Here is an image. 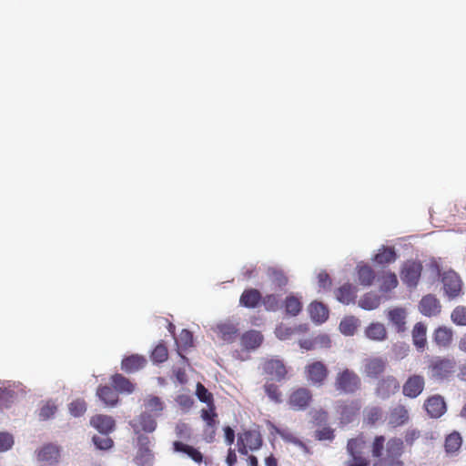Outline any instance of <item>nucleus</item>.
Masks as SVG:
<instances>
[{
  "label": "nucleus",
  "mask_w": 466,
  "mask_h": 466,
  "mask_svg": "<svg viewBox=\"0 0 466 466\" xmlns=\"http://www.w3.org/2000/svg\"><path fill=\"white\" fill-rule=\"evenodd\" d=\"M441 305L440 300L431 294L423 296L419 303L420 312L426 317H433L440 314Z\"/></svg>",
  "instance_id": "obj_16"
},
{
  "label": "nucleus",
  "mask_w": 466,
  "mask_h": 466,
  "mask_svg": "<svg viewBox=\"0 0 466 466\" xmlns=\"http://www.w3.org/2000/svg\"><path fill=\"white\" fill-rule=\"evenodd\" d=\"M196 395L201 402H204L207 405L215 404L212 393H210L200 382L197 384Z\"/></svg>",
  "instance_id": "obj_50"
},
{
  "label": "nucleus",
  "mask_w": 466,
  "mask_h": 466,
  "mask_svg": "<svg viewBox=\"0 0 466 466\" xmlns=\"http://www.w3.org/2000/svg\"><path fill=\"white\" fill-rule=\"evenodd\" d=\"M362 386L359 374L349 368L339 370L334 379V388L340 394H355Z\"/></svg>",
  "instance_id": "obj_4"
},
{
  "label": "nucleus",
  "mask_w": 466,
  "mask_h": 466,
  "mask_svg": "<svg viewBox=\"0 0 466 466\" xmlns=\"http://www.w3.org/2000/svg\"><path fill=\"white\" fill-rule=\"evenodd\" d=\"M315 341L316 349L329 348L331 340L326 334H320L313 338Z\"/></svg>",
  "instance_id": "obj_60"
},
{
  "label": "nucleus",
  "mask_w": 466,
  "mask_h": 466,
  "mask_svg": "<svg viewBox=\"0 0 466 466\" xmlns=\"http://www.w3.org/2000/svg\"><path fill=\"white\" fill-rule=\"evenodd\" d=\"M56 410H57V408L53 402L47 401L41 408L40 412H39V417L42 420H48L49 418L54 416V414L56 412Z\"/></svg>",
  "instance_id": "obj_57"
},
{
  "label": "nucleus",
  "mask_w": 466,
  "mask_h": 466,
  "mask_svg": "<svg viewBox=\"0 0 466 466\" xmlns=\"http://www.w3.org/2000/svg\"><path fill=\"white\" fill-rule=\"evenodd\" d=\"M409 420L408 410L403 405H398L390 410L389 424L392 427H399Z\"/></svg>",
  "instance_id": "obj_31"
},
{
  "label": "nucleus",
  "mask_w": 466,
  "mask_h": 466,
  "mask_svg": "<svg viewBox=\"0 0 466 466\" xmlns=\"http://www.w3.org/2000/svg\"><path fill=\"white\" fill-rule=\"evenodd\" d=\"M111 383L116 392L120 393L130 394L136 389V385L120 373H116L111 376Z\"/></svg>",
  "instance_id": "obj_27"
},
{
  "label": "nucleus",
  "mask_w": 466,
  "mask_h": 466,
  "mask_svg": "<svg viewBox=\"0 0 466 466\" xmlns=\"http://www.w3.org/2000/svg\"><path fill=\"white\" fill-rule=\"evenodd\" d=\"M420 438V431L416 429H409L404 434L403 444L411 447Z\"/></svg>",
  "instance_id": "obj_58"
},
{
  "label": "nucleus",
  "mask_w": 466,
  "mask_h": 466,
  "mask_svg": "<svg viewBox=\"0 0 466 466\" xmlns=\"http://www.w3.org/2000/svg\"><path fill=\"white\" fill-rule=\"evenodd\" d=\"M262 294L260 291L254 288L244 289L239 298V305L248 308L255 309L261 304Z\"/></svg>",
  "instance_id": "obj_23"
},
{
  "label": "nucleus",
  "mask_w": 466,
  "mask_h": 466,
  "mask_svg": "<svg viewBox=\"0 0 466 466\" xmlns=\"http://www.w3.org/2000/svg\"><path fill=\"white\" fill-rule=\"evenodd\" d=\"M407 311L402 308H394L388 311V319L399 333L406 330Z\"/></svg>",
  "instance_id": "obj_24"
},
{
  "label": "nucleus",
  "mask_w": 466,
  "mask_h": 466,
  "mask_svg": "<svg viewBox=\"0 0 466 466\" xmlns=\"http://www.w3.org/2000/svg\"><path fill=\"white\" fill-rule=\"evenodd\" d=\"M357 289L350 283L344 284L339 287L336 291L337 299L343 304H350L354 302L356 299Z\"/></svg>",
  "instance_id": "obj_35"
},
{
  "label": "nucleus",
  "mask_w": 466,
  "mask_h": 466,
  "mask_svg": "<svg viewBox=\"0 0 466 466\" xmlns=\"http://www.w3.org/2000/svg\"><path fill=\"white\" fill-rule=\"evenodd\" d=\"M334 430L330 427H323L321 429H318L314 432V437L317 441H332L335 439Z\"/></svg>",
  "instance_id": "obj_52"
},
{
  "label": "nucleus",
  "mask_w": 466,
  "mask_h": 466,
  "mask_svg": "<svg viewBox=\"0 0 466 466\" xmlns=\"http://www.w3.org/2000/svg\"><path fill=\"white\" fill-rule=\"evenodd\" d=\"M427 327L422 322H417L411 331L413 345L419 351H423L427 345Z\"/></svg>",
  "instance_id": "obj_25"
},
{
  "label": "nucleus",
  "mask_w": 466,
  "mask_h": 466,
  "mask_svg": "<svg viewBox=\"0 0 466 466\" xmlns=\"http://www.w3.org/2000/svg\"><path fill=\"white\" fill-rule=\"evenodd\" d=\"M424 407L431 418H440L446 411V403L440 395L428 398L424 402Z\"/></svg>",
  "instance_id": "obj_20"
},
{
  "label": "nucleus",
  "mask_w": 466,
  "mask_h": 466,
  "mask_svg": "<svg viewBox=\"0 0 466 466\" xmlns=\"http://www.w3.org/2000/svg\"><path fill=\"white\" fill-rule=\"evenodd\" d=\"M218 337L226 343L234 342L238 337V329L232 322L219 323L215 328Z\"/></svg>",
  "instance_id": "obj_18"
},
{
  "label": "nucleus",
  "mask_w": 466,
  "mask_h": 466,
  "mask_svg": "<svg viewBox=\"0 0 466 466\" xmlns=\"http://www.w3.org/2000/svg\"><path fill=\"white\" fill-rule=\"evenodd\" d=\"M319 286L323 289L329 288L331 286V279L326 271H320L318 274Z\"/></svg>",
  "instance_id": "obj_61"
},
{
  "label": "nucleus",
  "mask_w": 466,
  "mask_h": 466,
  "mask_svg": "<svg viewBox=\"0 0 466 466\" xmlns=\"http://www.w3.org/2000/svg\"><path fill=\"white\" fill-rule=\"evenodd\" d=\"M397 254L393 248L391 247H382L379 249L378 253L375 255L373 260L375 263L379 265H385L392 263L396 260Z\"/></svg>",
  "instance_id": "obj_37"
},
{
  "label": "nucleus",
  "mask_w": 466,
  "mask_h": 466,
  "mask_svg": "<svg viewBox=\"0 0 466 466\" xmlns=\"http://www.w3.org/2000/svg\"><path fill=\"white\" fill-rule=\"evenodd\" d=\"M443 289L449 299H456L462 293V280L461 277L452 270L444 272L442 279Z\"/></svg>",
  "instance_id": "obj_8"
},
{
  "label": "nucleus",
  "mask_w": 466,
  "mask_h": 466,
  "mask_svg": "<svg viewBox=\"0 0 466 466\" xmlns=\"http://www.w3.org/2000/svg\"><path fill=\"white\" fill-rule=\"evenodd\" d=\"M207 406V408L201 410L200 417L206 423V429L204 431L205 434L208 437L206 439L208 441H212L216 433L218 413L216 412L215 404Z\"/></svg>",
  "instance_id": "obj_12"
},
{
  "label": "nucleus",
  "mask_w": 466,
  "mask_h": 466,
  "mask_svg": "<svg viewBox=\"0 0 466 466\" xmlns=\"http://www.w3.org/2000/svg\"><path fill=\"white\" fill-rule=\"evenodd\" d=\"M90 424L102 434H108L115 430L116 421L108 415L97 414L90 419Z\"/></svg>",
  "instance_id": "obj_21"
},
{
  "label": "nucleus",
  "mask_w": 466,
  "mask_h": 466,
  "mask_svg": "<svg viewBox=\"0 0 466 466\" xmlns=\"http://www.w3.org/2000/svg\"><path fill=\"white\" fill-rule=\"evenodd\" d=\"M179 342L184 348L193 346V334L187 329H182L179 334Z\"/></svg>",
  "instance_id": "obj_59"
},
{
  "label": "nucleus",
  "mask_w": 466,
  "mask_h": 466,
  "mask_svg": "<svg viewBox=\"0 0 466 466\" xmlns=\"http://www.w3.org/2000/svg\"><path fill=\"white\" fill-rule=\"evenodd\" d=\"M399 390L400 383L398 380L392 375H388L379 380L376 385L375 393L379 398L388 399L397 393Z\"/></svg>",
  "instance_id": "obj_10"
},
{
  "label": "nucleus",
  "mask_w": 466,
  "mask_h": 466,
  "mask_svg": "<svg viewBox=\"0 0 466 466\" xmlns=\"http://www.w3.org/2000/svg\"><path fill=\"white\" fill-rule=\"evenodd\" d=\"M173 449L177 452H183L187 454L192 461L197 463H201L203 461V454L193 446L177 441L173 442Z\"/></svg>",
  "instance_id": "obj_32"
},
{
  "label": "nucleus",
  "mask_w": 466,
  "mask_h": 466,
  "mask_svg": "<svg viewBox=\"0 0 466 466\" xmlns=\"http://www.w3.org/2000/svg\"><path fill=\"white\" fill-rule=\"evenodd\" d=\"M301 299V297L294 294H289L287 296L283 301L285 313L290 317L298 316L303 309V303Z\"/></svg>",
  "instance_id": "obj_28"
},
{
  "label": "nucleus",
  "mask_w": 466,
  "mask_h": 466,
  "mask_svg": "<svg viewBox=\"0 0 466 466\" xmlns=\"http://www.w3.org/2000/svg\"><path fill=\"white\" fill-rule=\"evenodd\" d=\"M309 311L312 320L317 323H323L329 318V310L321 302H311L309 306Z\"/></svg>",
  "instance_id": "obj_33"
},
{
  "label": "nucleus",
  "mask_w": 466,
  "mask_h": 466,
  "mask_svg": "<svg viewBox=\"0 0 466 466\" xmlns=\"http://www.w3.org/2000/svg\"><path fill=\"white\" fill-rule=\"evenodd\" d=\"M299 344L301 349H304L306 350H316L315 341H314L313 338L312 339H300L299 341Z\"/></svg>",
  "instance_id": "obj_62"
},
{
  "label": "nucleus",
  "mask_w": 466,
  "mask_h": 466,
  "mask_svg": "<svg viewBox=\"0 0 466 466\" xmlns=\"http://www.w3.org/2000/svg\"><path fill=\"white\" fill-rule=\"evenodd\" d=\"M96 396L106 406L114 407L118 402L116 390L107 385H100L96 390Z\"/></svg>",
  "instance_id": "obj_29"
},
{
  "label": "nucleus",
  "mask_w": 466,
  "mask_h": 466,
  "mask_svg": "<svg viewBox=\"0 0 466 466\" xmlns=\"http://www.w3.org/2000/svg\"><path fill=\"white\" fill-rule=\"evenodd\" d=\"M264 390L267 396L275 403L282 402V393L279 389V386L273 383L267 382L264 385Z\"/></svg>",
  "instance_id": "obj_48"
},
{
  "label": "nucleus",
  "mask_w": 466,
  "mask_h": 466,
  "mask_svg": "<svg viewBox=\"0 0 466 466\" xmlns=\"http://www.w3.org/2000/svg\"><path fill=\"white\" fill-rule=\"evenodd\" d=\"M364 422L368 425H374L382 419L383 411L378 406L367 407L364 411Z\"/></svg>",
  "instance_id": "obj_41"
},
{
  "label": "nucleus",
  "mask_w": 466,
  "mask_h": 466,
  "mask_svg": "<svg viewBox=\"0 0 466 466\" xmlns=\"http://www.w3.org/2000/svg\"><path fill=\"white\" fill-rule=\"evenodd\" d=\"M380 304V299L376 294L367 293L359 301V306L366 310L377 309Z\"/></svg>",
  "instance_id": "obj_42"
},
{
  "label": "nucleus",
  "mask_w": 466,
  "mask_h": 466,
  "mask_svg": "<svg viewBox=\"0 0 466 466\" xmlns=\"http://www.w3.org/2000/svg\"><path fill=\"white\" fill-rule=\"evenodd\" d=\"M225 441L228 445H231L235 441V431L229 426L224 428Z\"/></svg>",
  "instance_id": "obj_63"
},
{
  "label": "nucleus",
  "mask_w": 466,
  "mask_h": 466,
  "mask_svg": "<svg viewBox=\"0 0 466 466\" xmlns=\"http://www.w3.org/2000/svg\"><path fill=\"white\" fill-rule=\"evenodd\" d=\"M278 434L280 436V438L283 441H285L287 442H291V443L299 446L305 451H309L307 445L303 441L299 440L296 436H294L290 431H289L287 430H279Z\"/></svg>",
  "instance_id": "obj_51"
},
{
  "label": "nucleus",
  "mask_w": 466,
  "mask_h": 466,
  "mask_svg": "<svg viewBox=\"0 0 466 466\" xmlns=\"http://www.w3.org/2000/svg\"><path fill=\"white\" fill-rule=\"evenodd\" d=\"M145 406L149 411L153 412H160L164 408L163 402L161 401L160 398L157 396L149 397L146 400Z\"/></svg>",
  "instance_id": "obj_55"
},
{
  "label": "nucleus",
  "mask_w": 466,
  "mask_h": 466,
  "mask_svg": "<svg viewBox=\"0 0 466 466\" xmlns=\"http://www.w3.org/2000/svg\"><path fill=\"white\" fill-rule=\"evenodd\" d=\"M462 444V438L458 431H453L449 434L444 442V448L448 453L457 452Z\"/></svg>",
  "instance_id": "obj_40"
},
{
  "label": "nucleus",
  "mask_w": 466,
  "mask_h": 466,
  "mask_svg": "<svg viewBox=\"0 0 466 466\" xmlns=\"http://www.w3.org/2000/svg\"><path fill=\"white\" fill-rule=\"evenodd\" d=\"M398 279L395 273L386 272L382 276L380 289L384 292L390 291L398 286Z\"/></svg>",
  "instance_id": "obj_45"
},
{
  "label": "nucleus",
  "mask_w": 466,
  "mask_h": 466,
  "mask_svg": "<svg viewBox=\"0 0 466 466\" xmlns=\"http://www.w3.org/2000/svg\"><path fill=\"white\" fill-rule=\"evenodd\" d=\"M357 271L359 282L360 285L367 287L372 284L375 279V272L369 265H358Z\"/></svg>",
  "instance_id": "obj_38"
},
{
  "label": "nucleus",
  "mask_w": 466,
  "mask_h": 466,
  "mask_svg": "<svg viewBox=\"0 0 466 466\" xmlns=\"http://www.w3.org/2000/svg\"><path fill=\"white\" fill-rule=\"evenodd\" d=\"M154 363H162L168 358V350L164 342H159L152 350L150 355Z\"/></svg>",
  "instance_id": "obj_44"
},
{
  "label": "nucleus",
  "mask_w": 466,
  "mask_h": 466,
  "mask_svg": "<svg viewBox=\"0 0 466 466\" xmlns=\"http://www.w3.org/2000/svg\"><path fill=\"white\" fill-rule=\"evenodd\" d=\"M422 271V264L416 260L406 261L400 270V279L408 287L418 285Z\"/></svg>",
  "instance_id": "obj_7"
},
{
  "label": "nucleus",
  "mask_w": 466,
  "mask_h": 466,
  "mask_svg": "<svg viewBox=\"0 0 466 466\" xmlns=\"http://www.w3.org/2000/svg\"><path fill=\"white\" fill-rule=\"evenodd\" d=\"M14 445V437L8 432H0V452L10 450Z\"/></svg>",
  "instance_id": "obj_56"
},
{
  "label": "nucleus",
  "mask_w": 466,
  "mask_h": 466,
  "mask_svg": "<svg viewBox=\"0 0 466 466\" xmlns=\"http://www.w3.org/2000/svg\"><path fill=\"white\" fill-rule=\"evenodd\" d=\"M367 338L376 341H383L387 339V329L382 323L373 322L365 329Z\"/></svg>",
  "instance_id": "obj_34"
},
{
  "label": "nucleus",
  "mask_w": 466,
  "mask_h": 466,
  "mask_svg": "<svg viewBox=\"0 0 466 466\" xmlns=\"http://www.w3.org/2000/svg\"><path fill=\"white\" fill-rule=\"evenodd\" d=\"M38 461L47 464H55L60 458V450L56 445L46 444L36 451Z\"/></svg>",
  "instance_id": "obj_22"
},
{
  "label": "nucleus",
  "mask_w": 466,
  "mask_h": 466,
  "mask_svg": "<svg viewBox=\"0 0 466 466\" xmlns=\"http://www.w3.org/2000/svg\"><path fill=\"white\" fill-rule=\"evenodd\" d=\"M308 330L307 325H299L297 327H288L284 324L279 325L275 329L277 338L281 340L289 339L296 333H302Z\"/></svg>",
  "instance_id": "obj_36"
},
{
  "label": "nucleus",
  "mask_w": 466,
  "mask_h": 466,
  "mask_svg": "<svg viewBox=\"0 0 466 466\" xmlns=\"http://www.w3.org/2000/svg\"><path fill=\"white\" fill-rule=\"evenodd\" d=\"M456 370V361L453 358L434 357L428 363V374L433 381L442 382L450 380Z\"/></svg>",
  "instance_id": "obj_3"
},
{
  "label": "nucleus",
  "mask_w": 466,
  "mask_h": 466,
  "mask_svg": "<svg viewBox=\"0 0 466 466\" xmlns=\"http://www.w3.org/2000/svg\"><path fill=\"white\" fill-rule=\"evenodd\" d=\"M267 274L269 280L276 288L282 289L287 286L289 282V279L282 269L269 268Z\"/></svg>",
  "instance_id": "obj_39"
},
{
  "label": "nucleus",
  "mask_w": 466,
  "mask_h": 466,
  "mask_svg": "<svg viewBox=\"0 0 466 466\" xmlns=\"http://www.w3.org/2000/svg\"><path fill=\"white\" fill-rule=\"evenodd\" d=\"M138 451L136 455V463L141 466H149L153 454L149 449L150 440L147 436L139 434L137 437Z\"/></svg>",
  "instance_id": "obj_13"
},
{
  "label": "nucleus",
  "mask_w": 466,
  "mask_h": 466,
  "mask_svg": "<svg viewBox=\"0 0 466 466\" xmlns=\"http://www.w3.org/2000/svg\"><path fill=\"white\" fill-rule=\"evenodd\" d=\"M264 340V337L260 331L250 329L244 332L240 337V344L242 348L248 351L255 350L260 347Z\"/></svg>",
  "instance_id": "obj_19"
},
{
  "label": "nucleus",
  "mask_w": 466,
  "mask_h": 466,
  "mask_svg": "<svg viewBox=\"0 0 466 466\" xmlns=\"http://www.w3.org/2000/svg\"><path fill=\"white\" fill-rule=\"evenodd\" d=\"M370 450L376 458L373 466H404L401 460L404 447L400 438L393 437L386 442L383 435H377L370 444Z\"/></svg>",
  "instance_id": "obj_1"
},
{
  "label": "nucleus",
  "mask_w": 466,
  "mask_h": 466,
  "mask_svg": "<svg viewBox=\"0 0 466 466\" xmlns=\"http://www.w3.org/2000/svg\"><path fill=\"white\" fill-rule=\"evenodd\" d=\"M304 373L309 384L320 387L325 384L329 371L324 362L315 360L305 366Z\"/></svg>",
  "instance_id": "obj_5"
},
{
  "label": "nucleus",
  "mask_w": 466,
  "mask_h": 466,
  "mask_svg": "<svg viewBox=\"0 0 466 466\" xmlns=\"http://www.w3.org/2000/svg\"><path fill=\"white\" fill-rule=\"evenodd\" d=\"M368 443L364 433H360L355 438L350 439L346 447L349 460L345 461V466H370Z\"/></svg>",
  "instance_id": "obj_2"
},
{
  "label": "nucleus",
  "mask_w": 466,
  "mask_h": 466,
  "mask_svg": "<svg viewBox=\"0 0 466 466\" xmlns=\"http://www.w3.org/2000/svg\"><path fill=\"white\" fill-rule=\"evenodd\" d=\"M263 371L278 381L284 380L288 372L284 363L278 359L266 360L263 363Z\"/></svg>",
  "instance_id": "obj_14"
},
{
  "label": "nucleus",
  "mask_w": 466,
  "mask_h": 466,
  "mask_svg": "<svg viewBox=\"0 0 466 466\" xmlns=\"http://www.w3.org/2000/svg\"><path fill=\"white\" fill-rule=\"evenodd\" d=\"M105 436H94L93 442L96 447L99 450H109L113 444V440L108 437V434H104Z\"/></svg>",
  "instance_id": "obj_53"
},
{
  "label": "nucleus",
  "mask_w": 466,
  "mask_h": 466,
  "mask_svg": "<svg viewBox=\"0 0 466 466\" xmlns=\"http://www.w3.org/2000/svg\"><path fill=\"white\" fill-rule=\"evenodd\" d=\"M136 434H139L140 431L153 432L157 428L156 420L147 413H142L137 422L131 424Z\"/></svg>",
  "instance_id": "obj_30"
},
{
  "label": "nucleus",
  "mask_w": 466,
  "mask_h": 466,
  "mask_svg": "<svg viewBox=\"0 0 466 466\" xmlns=\"http://www.w3.org/2000/svg\"><path fill=\"white\" fill-rule=\"evenodd\" d=\"M237 461L238 458L235 451L233 449H229L226 458V462L228 466H236Z\"/></svg>",
  "instance_id": "obj_64"
},
{
  "label": "nucleus",
  "mask_w": 466,
  "mask_h": 466,
  "mask_svg": "<svg viewBox=\"0 0 466 466\" xmlns=\"http://www.w3.org/2000/svg\"><path fill=\"white\" fill-rule=\"evenodd\" d=\"M261 304L267 311H277L279 309V299L276 294L262 296Z\"/></svg>",
  "instance_id": "obj_47"
},
{
  "label": "nucleus",
  "mask_w": 466,
  "mask_h": 466,
  "mask_svg": "<svg viewBox=\"0 0 466 466\" xmlns=\"http://www.w3.org/2000/svg\"><path fill=\"white\" fill-rule=\"evenodd\" d=\"M386 367V360L380 357H372L365 360L363 372L368 378L377 379L384 373Z\"/></svg>",
  "instance_id": "obj_15"
},
{
  "label": "nucleus",
  "mask_w": 466,
  "mask_h": 466,
  "mask_svg": "<svg viewBox=\"0 0 466 466\" xmlns=\"http://www.w3.org/2000/svg\"><path fill=\"white\" fill-rule=\"evenodd\" d=\"M262 443V436L257 431H245L238 435V451L242 455H248L249 451L260 449Z\"/></svg>",
  "instance_id": "obj_6"
},
{
  "label": "nucleus",
  "mask_w": 466,
  "mask_h": 466,
  "mask_svg": "<svg viewBox=\"0 0 466 466\" xmlns=\"http://www.w3.org/2000/svg\"><path fill=\"white\" fill-rule=\"evenodd\" d=\"M147 363L145 356L131 354L125 357L121 361V370L126 373H135L143 369Z\"/></svg>",
  "instance_id": "obj_17"
},
{
  "label": "nucleus",
  "mask_w": 466,
  "mask_h": 466,
  "mask_svg": "<svg viewBox=\"0 0 466 466\" xmlns=\"http://www.w3.org/2000/svg\"><path fill=\"white\" fill-rule=\"evenodd\" d=\"M452 322L458 326H466V307L457 306L451 314Z\"/></svg>",
  "instance_id": "obj_49"
},
{
  "label": "nucleus",
  "mask_w": 466,
  "mask_h": 466,
  "mask_svg": "<svg viewBox=\"0 0 466 466\" xmlns=\"http://www.w3.org/2000/svg\"><path fill=\"white\" fill-rule=\"evenodd\" d=\"M425 388V379L422 375L413 374L408 377L402 386L404 396L415 399L421 394Z\"/></svg>",
  "instance_id": "obj_11"
},
{
  "label": "nucleus",
  "mask_w": 466,
  "mask_h": 466,
  "mask_svg": "<svg viewBox=\"0 0 466 466\" xmlns=\"http://www.w3.org/2000/svg\"><path fill=\"white\" fill-rule=\"evenodd\" d=\"M453 339V331L451 328L441 326L433 332V341L440 348H448Z\"/></svg>",
  "instance_id": "obj_26"
},
{
  "label": "nucleus",
  "mask_w": 466,
  "mask_h": 466,
  "mask_svg": "<svg viewBox=\"0 0 466 466\" xmlns=\"http://www.w3.org/2000/svg\"><path fill=\"white\" fill-rule=\"evenodd\" d=\"M358 401H352L350 405L345 404L340 407V416L342 420L350 421L352 417L360 410Z\"/></svg>",
  "instance_id": "obj_46"
},
{
  "label": "nucleus",
  "mask_w": 466,
  "mask_h": 466,
  "mask_svg": "<svg viewBox=\"0 0 466 466\" xmlns=\"http://www.w3.org/2000/svg\"><path fill=\"white\" fill-rule=\"evenodd\" d=\"M358 328V319L354 317L344 318L339 323V330L346 336H352Z\"/></svg>",
  "instance_id": "obj_43"
},
{
  "label": "nucleus",
  "mask_w": 466,
  "mask_h": 466,
  "mask_svg": "<svg viewBox=\"0 0 466 466\" xmlns=\"http://www.w3.org/2000/svg\"><path fill=\"white\" fill-rule=\"evenodd\" d=\"M311 400V391L302 387L296 389L290 393L288 402L294 410H303L309 406Z\"/></svg>",
  "instance_id": "obj_9"
},
{
  "label": "nucleus",
  "mask_w": 466,
  "mask_h": 466,
  "mask_svg": "<svg viewBox=\"0 0 466 466\" xmlns=\"http://www.w3.org/2000/svg\"><path fill=\"white\" fill-rule=\"evenodd\" d=\"M86 410V403L83 400H76L69 404V411L75 417L83 415Z\"/></svg>",
  "instance_id": "obj_54"
}]
</instances>
